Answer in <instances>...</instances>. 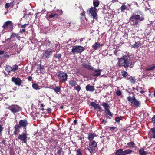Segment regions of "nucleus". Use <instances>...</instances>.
I'll use <instances>...</instances> for the list:
<instances>
[{
    "mask_svg": "<svg viewBox=\"0 0 155 155\" xmlns=\"http://www.w3.org/2000/svg\"><path fill=\"white\" fill-rule=\"evenodd\" d=\"M11 67L12 69V71H15L17 70L18 68V66L16 65H14L12 67Z\"/></svg>",
    "mask_w": 155,
    "mask_h": 155,
    "instance_id": "f704fd0d",
    "label": "nucleus"
},
{
    "mask_svg": "<svg viewBox=\"0 0 155 155\" xmlns=\"http://www.w3.org/2000/svg\"><path fill=\"white\" fill-rule=\"evenodd\" d=\"M11 39L12 38L10 37V38L6 39L4 41V42H10L11 41Z\"/></svg>",
    "mask_w": 155,
    "mask_h": 155,
    "instance_id": "864d4df0",
    "label": "nucleus"
},
{
    "mask_svg": "<svg viewBox=\"0 0 155 155\" xmlns=\"http://www.w3.org/2000/svg\"><path fill=\"white\" fill-rule=\"evenodd\" d=\"M19 127H20L19 126H18L16 125L15 126V131H17V129Z\"/></svg>",
    "mask_w": 155,
    "mask_h": 155,
    "instance_id": "4d7b16f0",
    "label": "nucleus"
},
{
    "mask_svg": "<svg viewBox=\"0 0 155 155\" xmlns=\"http://www.w3.org/2000/svg\"><path fill=\"white\" fill-rule=\"evenodd\" d=\"M76 151L77 152L76 155H82L81 151L79 150H77Z\"/></svg>",
    "mask_w": 155,
    "mask_h": 155,
    "instance_id": "c03bdc74",
    "label": "nucleus"
},
{
    "mask_svg": "<svg viewBox=\"0 0 155 155\" xmlns=\"http://www.w3.org/2000/svg\"><path fill=\"white\" fill-rule=\"evenodd\" d=\"M95 72L93 74V76L96 77H98L100 75L101 71V70L100 69H95L94 70Z\"/></svg>",
    "mask_w": 155,
    "mask_h": 155,
    "instance_id": "dca6fc26",
    "label": "nucleus"
},
{
    "mask_svg": "<svg viewBox=\"0 0 155 155\" xmlns=\"http://www.w3.org/2000/svg\"><path fill=\"white\" fill-rule=\"evenodd\" d=\"M85 88L87 91L91 92H93L95 90L94 86H91L90 85H88L86 86Z\"/></svg>",
    "mask_w": 155,
    "mask_h": 155,
    "instance_id": "2eb2a0df",
    "label": "nucleus"
},
{
    "mask_svg": "<svg viewBox=\"0 0 155 155\" xmlns=\"http://www.w3.org/2000/svg\"><path fill=\"white\" fill-rule=\"evenodd\" d=\"M8 108L14 114L21 110V108L17 105H12L8 107Z\"/></svg>",
    "mask_w": 155,
    "mask_h": 155,
    "instance_id": "20e7f679",
    "label": "nucleus"
},
{
    "mask_svg": "<svg viewBox=\"0 0 155 155\" xmlns=\"http://www.w3.org/2000/svg\"><path fill=\"white\" fill-rule=\"evenodd\" d=\"M59 12H60V14H63V11L62 10H61Z\"/></svg>",
    "mask_w": 155,
    "mask_h": 155,
    "instance_id": "774afa93",
    "label": "nucleus"
},
{
    "mask_svg": "<svg viewBox=\"0 0 155 155\" xmlns=\"http://www.w3.org/2000/svg\"><path fill=\"white\" fill-rule=\"evenodd\" d=\"M100 44L97 42H96L95 44L93 45L92 47L95 50L97 49L100 47Z\"/></svg>",
    "mask_w": 155,
    "mask_h": 155,
    "instance_id": "a878e982",
    "label": "nucleus"
},
{
    "mask_svg": "<svg viewBox=\"0 0 155 155\" xmlns=\"http://www.w3.org/2000/svg\"><path fill=\"white\" fill-rule=\"evenodd\" d=\"M94 7H97L98 6L99 4V2L98 0H94L93 2Z\"/></svg>",
    "mask_w": 155,
    "mask_h": 155,
    "instance_id": "cd10ccee",
    "label": "nucleus"
},
{
    "mask_svg": "<svg viewBox=\"0 0 155 155\" xmlns=\"http://www.w3.org/2000/svg\"><path fill=\"white\" fill-rule=\"evenodd\" d=\"M67 26L69 28L70 26L71 25V22L70 21L68 22H67Z\"/></svg>",
    "mask_w": 155,
    "mask_h": 155,
    "instance_id": "8fccbe9b",
    "label": "nucleus"
},
{
    "mask_svg": "<svg viewBox=\"0 0 155 155\" xmlns=\"http://www.w3.org/2000/svg\"><path fill=\"white\" fill-rule=\"evenodd\" d=\"M102 122L104 123L105 124L107 122V121L106 120H103L102 121Z\"/></svg>",
    "mask_w": 155,
    "mask_h": 155,
    "instance_id": "0e129e2a",
    "label": "nucleus"
},
{
    "mask_svg": "<svg viewBox=\"0 0 155 155\" xmlns=\"http://www.w3.org/2000/svg\"><path fill=\"white\" fill-rule=\"evenodd\" d=\"M121 73L122 75L124 77L127 76L128 75L127 72L124 70L122 71Z\"/></svg>",
    "mask_w": 155,
    "mask_h": 155,
    "instance_id": "e433bc0d",
    "label": "nucleus"
},
{
    "mask_svg": "<svg viewBox=\"0 0 155 155\" xmlns=\"http://www.w3.org/2000/svg\"><path fill=\"white\" fill-rule=\"evenodd\" d=\"M141 44L139 42H135V44L132 45H131V47L134 48H138L140 46H141Z\"/></svg>",
    "mask_w": 155,
    "mask_h": 155,
    "instance_id": "4be33fe9",
    "label": "nucleus"
},
{
    "mask_svg": "<svg viewBox=\"0 0 155 155\" xmlns=\"http://www.w3.org/2000/svg\"><path fill=\"white\" fill-rule=\"evenodd\" d=\"M54 90L55 92L58 93L61 91V88L57 86L54 88Z\"/></svg>",
    "mask_w": 155,
    "mask_h": 155,
    "instance_id": "72a5a7b5",
    "label": "nucleus"
},
{
    "mask_svg": "<svg viewBox=\"0 0 155 155\" xmlns=\"http://www.w3.org/2000/svg\"><path fill=\"white\" fill-rule=\"evenodd\" d=\"M116 94L117 95L120 96L121 95L122 93L120 90H117L116 91Z\"/></svg>",
    "mask_w": 155,
    "mask_h": 155,
    "instance_id": "a19ab883",
    "label": "nucleus"
},
{
    "mask_svg": "<svg viewBox=\"0 0 155 155\" xmlns=\"http://www.w3.org/2000/svg\"><path fill=\"white\" fill-rule=\"evenodd\" d=\"M151 137H152L155 138V129L152 128L151 130Z\"/></svg>",
    "mask_w": 155,
    "mask_h": 155,
    "instance_id": "2f4dec72",
    "label": "nucleus"
},
{
    "mask_svg": "<svg viewBox=\"0 0 155 155\" xmlns=\"http://www.w3.org/2000/svg\"><path fill=\"white\" fill-rule=\"evenodd\" d=\"M5 70L7 72L9 73L12 71V69L11 67L8 66L6 68Z\"/></svg>",
    "mask_w": 155,
    "mask_h": 155,
    "instance_id": "c756f323",
    "label": "nucleus"
},
{
    "mask_svg": "<svg viewBox=\"0 0 155 155\" xmlns=\"http://www.w3.org/2000/svg\"><path fill=\"white\" fill-rule=\"evenodd\" d=\"M75 89L77 91L79 92L81 89V88L79 85H78L76 87Z\"/></svg>",
    "mask_w": 155,
    "mask_h": 155,
    "instance_id": "a18cd8bd",
    "label": "nucleus"
},
{
    "mask_svg": "<svg viewBox=\"0 0 155 155\" xmlns=\"http://www.w3.org/2000/svg\"><path fill=\"white\" fill-rule=\"evenodd\" d=\"M28 24H25L24 25H21V28H23V29H24L26 27Z\"/></svg>",
    "mask_w": 155,
    "mask_h": 155,
    "instance_id": "603ef678",
    "label": "nucleus"
},
{
    "mask_svg": "<svg viewBox=\"0 0 155 155\" xmlns=\"http://www.w3.org/2000/svg\"><path fill=\"white\" fill-rule=\"evenodd\" d=\"M25 31V29H21L20 31V33H22Z\"/></svg>",
    "mask_w": 155,
    "mask_h": 155,
    "instance_id": "6e6d98bb",
    "label": "nucleus"
},
{
    "mask_svg": "<svg viewBox=\"0 0 155 155\" xmlns=\"http://www.w3.org/2000/svg\"><path fill=\"white\" fill-rule=\"evenodd\" d=\"M118 65L120 67H124L126 68L133 67L134 63L127 54H123L122 57L118 60Z\"/></svg>",
    "mask_w": 155,
    "mask_h": 155,
    "instance_id": "f257e3e1",
    "label": "nucleus"
},
{
    "mask_svg": "<svg viewBox=\"0 0 155 155\" xmlns=\"http://www.w3.org/2000/svg\"><path fill=\"white\" fill-rule=\"evenodd\" d=\"M123 152V150L121 149H120L117 151L116 154L117 155H122Z\"/></svg>",
    "mask_w": 155,
    "mask_h": 155,
    "instance_id": "c85d7f7f",
    "label": "nucleus"
},
{
    "mask_svg": "<svg viewBox=\"0 0 155 155\" xmlns=\"http://www.w3.org/2000/svg\"><path fill=\"white\" fill-rule=\"evenodd\" d=\"M132 151L131 150L128 149L125 150L123 151V153L122 155H126L127 154H130L131 153Z\"/></svg>",
    "mask_w": 155,
    "mask_h": 155,
    "instance_id": "393cba45",
    "label": "nucleus"
},
{
    "mask_svg": "<svg viewBox=\"0 0 155 155\" xmlns=\"http://www.w3.org/2000/svg\"><path fill=\"white\" fill-rule=\"evenodd\" d=\"M61 54H56L55 56V57L59 59L61 57Z\"/></svg>",
    "mask_w": 155,
    "mask_h": 155,
    "instance_id": "37998d69",
    "label": "nucleus"
},
{
    "mask_svg": "<svg viewBox=\"0 0 155 155\" xmlns=\"http://www.w3.org/2000/svg\"><path fill=\"white\" fill-rule=\"evenodd\" d=\"M126 6L123 4L120 7V10L121 12L124 11L126 8Z\"/></svg>",
    "mask_w": 155,
    "mask_h": 155,
    "instance_id": "c9c22d12",
    "label": "nucleus"
},
{
    "mask_svg": "<svg viewBox=\"0 0 155 155\" xmlns=\"http://www.w3.org/2000/svg\"><path fill=\"white\" fill-rule=\"evenodd\" d=\"M18 35V34L15 33H12L10 37L12 38H13L15 37H17Z\"/></svg>",
    "mask_w": 155,
    "mask_h": 155,
    "instance_id": "4c0bfd02",
    "label": "nucleus"
},
{
    "mask_svg": "<svg viewBox=\"0 0 155 155\" xmlns=\"http://www.w3.org/2000/svg\"><path fill=\"white\" fill-rule=\"evenodd\" d=\"M144 20L143 15L140 11L134 13L129 19V22L131 25H134L138 23V20L142 21Z\"/></svg>",
    "mask_w": 155,
    "mask_h": 155,
    "instance_id": "f03ea898",
    "label": "nucleus"
},
{
    "mask_svg": "<svg viewBox=\"0 0 155 155\" xmlns=\"http://www.w3.org/2000/svg\"><path fill=\"white\" fill-rule=\"evenodd\" d=\"M127 100L129 101L130 103H131V105H132V104L135 100V98L134 96H133L132 97H131L130 96H129L127 97Z\"/></svg>",
    "mask_w": 155,
    "mask_h": 155,
    "instance_id": "b1692460",
    "label": "nucleus"
},
{
    "mask_svg": "<svg viewBox=\"0 0 155 155\" xmlns=\"http://www.w3.org/2000/svg\"><path fill=\"white\" fill-rule=\"evenodd\" d=\"M81 16H84V15H85V13L84 12H83L81 13Z\"/></svg>",
    "mask_w": 155,
    "mask_h": 155,
    "instance_id": "338daca9",
    "label": "nucleus"
},
{
    "mask_svg": "<svg viewBox=\"0 0 155 155\" xmlns=\"http://www.w3.org/2000/svg\"><path fill=\"white\" fill-rule=\"evenodd\" d=\"M88 135V138L90 141L92 140L94 137L96 136L94 134L89 133Z\"/></svg>",
    "mask_w": 155,
    "mask_h": 155,
    "instance_id": "aec40b11",
    "label": "nucleus"
},
{
    "mask_svg": "<svg viewBox=\"0 0 155 155\" xmlns=\"http://www.w3.org/2000/svg\"><path fill=\"white\" fill-rule=\"evenodd\" d=\"M144 92L145 91H143V89H141V90H140V92L142 94H143Z\"/></svg>",
    "mask_w": 155,
    "mask_h": 155,
    "instance_id": "e2e57ef3",
    "label": "nucleus"
},
{
    "mask_svg": "<svg viewBox=\"0 0 155 155\" xmlns=\"http://www.w3.org/2000/svg\"><path fill=\"white\" fill-rule=\"evenodd\" d=\"M58 16V14L52 13L51 15H49V17L51 18H52L55 17H57Z\"/></svg>",
    "mask_w": 155,
    "mask_h": 155,
    "instance_id": "58836bf2",
    "label": "nucleus"
},
{
    "mask_svg": "<svg viewBox=\"0 0 155 155\" xmlns=\"http://www.w3.org/2000/svg\"><path fill=\"white\" fill-rule=\"evenodd\" d=\"M140 104V102L138 100L135 99L132 105L134 106L135 107H139Z\"/></svg>",
    "mask_w": 155,
    "mask_h": 155,
    "instance_id": "a211bd4d",
    "label": "nucleus"
},
{
    "mask_svg": "<svg viewBox=\"0 0 155 155\" xmlns=\"http://www.w3.org/2000/svg\"><path fill=\"white\" fill-rule=\"evenodd\" d=\"M38 68L41 71L42 70L44 69V67L43 66H41V65H40V66L38 67Z\"/></svg>",
    "mask_w": 155,
    "mask_h": 155,
    "instance_id": "09e8293b",
    "label": "nucleus"
},
{
    "mask_svg": "<svg viewBox=\"0 0 155 155\" xmlns=\"http://www.w3.org/2000/svg\"><path fill=\"white\" fill-rule=\"evenodd\" d=\"M4 52V51L0 50V55L3 54Z\"/></svg>",
    "mask_w": 155,
    "mask_h": 155,
    "instance_id": "052dcab7",
    "label": "nucleus"
},
{
    "mask_svg": "<svg viewBox=\"0 0 155 155\" xmlns=\"http://www.w3.org/2000/svg\"><path fill=\"white\" fill-rule=\"evenodd\" d=\"M121 117H116L115 118V121L117 122H119L120 120H121Z\"/></svg>",
    "mask_w": 155,
    "mask_h": 155,
    "instance_id": "79ce46f5",
    "label": "nucleus"
},
{
    "mask_svg": "<svg viewBox=\"0 0 155 155\" xmlns=\"http://www.w3.org/2000/svg\"><path fill=\"white\" fill-rule=\"evenodd\" d=\"M152 121L153 123L155 125V115L152 118Z\"/></svg>",
    "mask_w": 155,
    "mask_h": 155,
    "instance_id": "3c124183",
    "label": "nucleus"
},
{
    "mask_svg": "<svg viewBox=\"0 0 155 155\" xmlns=\"http://www.w3.org/2000/svg\"><path fill=\"white\" fill-rule=\"evenodd\" d=\"M28 79L29 81H31L32 79V77H29Z\"/></svg>",
    "mask_w": 155,
    "mask_h": 155,
    "instance_id": "69168bd1",
    "label": "nucleus"
},
{
    "mask_svg": "<svg viewBox=\"0 0 155 155\" xmlns=\"http://www.w3.org/2000/svg\"><path fill=\"white\" fill-rule=\"evenodd\" d=\"M12 22L10 21H8L5 23L3 26V28L5 29L9 28L10 29H12L13 27Z\"/></svg>",
    "mask_w": 155,
    "mask_h": 155,
    "instance_id": "9b49d317",
    "label": "nucleus"
},
{
    "mask_svg": "<svg viewBox=\"0 0 155 155\" xmlns=\"http://www.w3.org/2000/svg\"><path fill=\"white\" fill-rule=\"evenodd\" d=\"M62 152V149H59L57 152V154H55V155H61V152Z\"/></svg>",
    "mask_w": 155,
    "mask_h": 155,
    "instance_id": "ea45409f",
    "label": "nucleus"
},
{
    "mask_svg": "<svg viewBox=\"0 0 155 155\" xmlns=\"http://www.w3.org/2000/svg\"><path fill=\"white\" fill-rule=\"evenodd\" d=\"M127 79L129 80L130 81L132 84H134L135 82V79L133 78L131 76L127 77Z\"/></svg>",
    "mask_w": 155,
    "mask_h": 155,
    "instance_id": "bb28decb",
    "label": "nucleus"
},
{
    "mask_svg": "<svg viewBox=\"0 0 155 155\" xmlns=\"http://www.w3.org/2000/svg\"><path fill=\"white\" fill-rule=\"evenodd\" d=\"M25 131V133H22L18 136V138L19 139L22 141L24 143H27V136L26 131Z\"/></svg>",
    "mask_w": 155,
    "mask_h": 155,
    "instance_id": "1a4fd4ad",
    "label": "nucleus"
},
{
    "mask_svg": "<svg viewBox=\"0 0 155 155\" xmlns=\"http://www.w3.org/2000/svg\"><path fill=\"white\" fill-rule=\"evenodd\" d=\"M5 141H6L5 140H3L2 141V142L0 143V144H2V146L3 145V144L5 145ZM1 145H0V146H1Z\"/></svg>",
    "mask_w": 155,
    "mask_h": 155,
    "instance_id": "5fc2aeb1",
    "label": "nucleus"
},
{
    "mask_svg": "<svg viewBox=\"0 0 155 155\" xmlns=\"http://www.w3.org/2000/svg\"><path fill=\"white\" fill-rule=\"evenodd\" d=\"M28 124V123L26 120H21L19 122V126L20 127H23L25 131L26 130V127Z\"/></svg>",
    "mask_w": 155,
    "mask_h": 155,
    "instance_id": "f8f14e48",
    "label": "nucleus"
},
{
    "mask_svg": "<svg viewBox=\"0 0 155 155\" xmlns=\"http://www.w3.org/2000/svg\"><path fill=\"white\" fill-rule=\"evenodd\" d=\"M11 4V3H6L5 5V8L6 9L8 8L10 6Z\"/></svg>",
    "mask_w": 155,
    "mask_h": 155,
    "instance_id": "49530a36",
    "label": "nucleus"
},
{
    "mask_svg": "<svg viewBox=\"0 0 155 155\" xmlns=\"http://www.w3.org/2000/svg\"><path fill=\"white\" fill-rule=\"evenodd\" d=\"M85 49V48L80 46H73L71 52L74 53H81Z\"/></svg>",
    "mask_w": 155,
    "mask_h": 155,
    "instance_id": "39448f33",
    "label": "nucleus"
},
{
    "mask_svg": "<svg viewBox=\"0 0 155 155\" xmlns=\"http://www.w3.org/2000/svg\"><path fill=\"white\" fill-rule=\"evenodd\" d=\"M51 110V108H49L47 109V111L48 112H50Z\"/></svg>",
    "mask_w": 155,
    "mask_h": 155,
    "instance_id": "680f3d73",
    "label": "nucleus"
},
{
    "mask_svg": "<svg viewBox=\"0 0 155 155\" xmlns=\"http://www.w3.org/2000/svg\"><path fill=\"white\" fill-rule=\"evenodd\" d=\"M139 153L140 154V155H146L147 152L144 151V149L143 148H141L139 150Z\"/></svg>",
    "mask_w": 155,
    "mask_h": 155,
    "instance_id": "f3484780",
    "label": "nucleus"
},
{
    "mask_svg": "<svg viewBox=\"0 0 155 155\" xmlns=\"http://www.w3.org/2000/svg\"><path fill=\"white\" fill-rule=\"evenodd\" d=\"M142 88H141L140 87H137V90L138 91H139V92H140V90H141V89Z\"/></svg>",
    "mask_w": 155,
    "mask_h": 155,
    "instance_id": "13d9d810",
    "label": "nucleus"
},
{
    "mask_svg": "<svg viewBox=\"0 0 155 155\" xmlns=\"http://www.w3.org/2000/svg\"><path fill=\"white\" fill-rule=\"evenodd\" d=\"M91 105L94 107L95 109H98L101 112V107L98 104H96L94 102H91Z\"/></svg>",
    "mask_w": 155,
    "mask_h": 155,
    "instance_id": "4468645a",
    "label": "nucleus"
},
{
    "mask_svg": "<svg viewBox=\"0 0 155 155\" xmlns=\"http://www.w3.org/2000/svg\"><path fill=\"white\" fill-rule=\"evenodd\" d=\"M155 68V64L149 66H147L145 69L147 71H150L153 70Z\"/></svg>",
    "mask_w": 155,
    "mask_h": 155,
    "instance_id": "6ab92c4d",
    "label": "nucleus"
},
{
    "mask_svg": "<svg viewBox=\"0 0 155 155\" xmlns=\"http://www.w3.org/2000/svg\"><path fill=\"white\" fill-rule=\"evenodd\" d=\"M127 145L129 146L130 148H132L134 147L135 145V143L133 142H131L128 143Z\"/></svg>",
    "mask_w": 155,
    "mask_h": 155,
    "instance_id": "7c9ffc66",
    "label": "nucleus"
},
{
    "mask_svg": "<svg viewBox=\"0 0 155 155\" xmlns=\"http://www.w3.org/2000/svg\"><path fill=\"white\" fill-rule=\"evenodd\" d=\"M32 87L35 89L37 90L38 89H39V86H38L37 84L36 83H34L32 84Z\"/></svg>",
    "mask_w": 155,
    "mask_h": 155,
    "instance_id": "473e14b6",
    "label": "nucleus"
},
{
    "mask_svg": "<svg viewBox=\"0 0 155 155\" xmlns=\"http://www.w3.org/2000/svg\"><path fill=\"white\" fill-rule=\"evenodd\" d=\"M116 128L115 127H111L110 128V130H111V131H113V130L114 129H115Z\"/></svg>",
    "mask_w": 155,
    "mask_h": 155,
    "instance_id": "bf43d9fd",
    "label": "nucleus"
},
{
    "mask_svg": "<svg viewBox=\"0 0 155 155\" xmlns=\"http://www.w3.org/2000/svg\"><path fill=\"white\" fill-rule=\"evenodd\" d=\"M82 65L84 66V67L86 68L89 70H92L94 69V68L91 66L90 65L84 63L82 64Z\"/></svg>",
    "mask_w": 155,
    "mask_h": 155,
    "instance_id": "5701e85b",
    "label": "nucleus"
},
{
    "mask_svg": "<svg viewBox=\"0 0 155 155\" xmlns=\"http://www.w3.org/2000/svg\"><path fill=\"white\" fill-rule=\"evenodd\" d=\"M12 80L16 85L20 86L21 83V81L19 78H16L15 77H12Z\"/></svg>",
    "mask_w": 155,
    "mask_h": 155,
    "instance_id": "ddd939ff",
    "label": "nucleus"
},
{
    "mask_svg": "<svg viewBox=\"0 0 155 155\" xmlns=\"http://www.w3.org/2000/svg\"><path fill=\"white\" fill-rule=\"evenodd\" d=\"M97 9L95 7H91L90 8L89 12L90 15H91L94 19H97V14L96 13Z\"/></svg>",
    "mask_w": 155,
    "mask_h": 155,
    "instance_id": "6e6552de",
    "label": "nucleus"
},
{
    "mask_svg": "<svg viewBox=\"0 0 155 155\" xmlns=\"http://www.w3.org/2000/svg\"><path fill=\"white\" fill-rule=\"evenodd\" d=\"M52 50L51 49L48 48V49L43 51V58H48L51 55L52 53Z\"/></svg>",
    "mask_w": 155,
    "mask_h": 155,
    "instance_id": "423d86ee",
    "label": "nucleus"
},
{
    "mask_svg": "<svg viewBox=\"0 0 155 155\" xmlns=\"http://www.w3.org/2000/svg\"><path fill=\"white\" fill-rule=\"evenodd\" d=\"M69 84L70 85L73 87L77 85V82L75 81L71 80L69 81Z\"/></svg>",
    "mask_w": 155,
    "mask_h": 155,
    "instance_id": "412c9836",
    "label": "nucleus"
},
{
    "mask_svg": "<svg viewBox=\"0 0 155 155\" xmlns=\"http://www.w3.org/2000/svg\"><path fill=\"white\" fill-rule=\"evenodd\" d=\"M102 106L105 109V112L106 114L109 116H112V114L109 109V105L107 103H104L103 104Z\"/></svg>",
    "mask_w": 155,
    "mask_h": 155,
    "instance_id": "9d476101",
    "label": "nucleus"
},
{
    "mask_svg": "<svg viewBox=\"0 0 155 155\" xmlns=\"http://www.w3.org/2000/svg\"><path fill=\"white\" fill-rule=\"evenodd\" d=\"M97 143L94 141L91 142L89 144V146L88 147L87 149L91 153L93 152L95 147H97Z\"/></svg>",
    "mask_w": 155,
    "mask_h": 155,
    "instance_id": "0eeeda50",
    "label": "nucleus"
},
{
    "mask_svg": "<svg viewBox=\"0 0 155 155\" xmlns=\"http://www.w3.org/2000/svg\"><path fill=\"white\" fill-rule=\"evenodd\" d=\"M57 75L59 82L61 83L65 82L67 79L68 75L66 73L64 72L59 71Z\"/></svg>",
    "mask_w": 155,
    "mask_h": 155,
    "instance_id": "7ed1b4c3",
    "label": "nucleus"
},
{
    "mask_svg": "<svg viewBox=\"0 0 155 155\" xmlns=\"http://www.w3.org/2000/svg\"><path fill=\"white\" fill-rule=\"evenodd\" d=\"M3 128L2 126L0 124V136L2 135V132L3 131Z\"/></svg>",
    "mask_w": 155,
    "mask_h": 155,
    "instance_id": "de8ad7c7",
    "label": "nucleus"
}]
</instances>
